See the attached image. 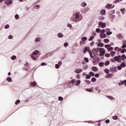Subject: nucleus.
I'll return each mask as SVG.
<instances>
[{
  "label": "nucleus",
  "mask_w": 126,
  "mask_h": 126,
  "mask_svg": "<svg viewBox=\"0 0 126 126\" xmlns=\"http://www.w3.org/2000/svg\"><path fill=\"white\" fill-rule=\"evenodd\" d=\"M97 50H98L99 52L100 57H104L105 54H106V51L103 48L97 47Z\"/></svg>",
  "instance_id": "obj_1"
},
{
  "label": "nucleus",
  "mask_w": 126,
  "mask_h": 126,
  "mask_svg": "<svg viewBox=\"0 0 126 126\" xmlns=\"http://www.w3.org/2000/svg\"><path fill=\"white\" fill-rule=\"evenodd\" d=\"M75 18L77 20V21H80V20H82L83 17L80 18V15H79V13L76 12L75 13Z\"/></svg>",
  "instance_id": "obj_2"
},
{
  "label": "nucleus",
  "mask_w": 126,
  "mask_h": 126,
  "mask_svg": "<svg viewBox=\"0 0 126 126\" xmlns=\"http://www.w3.org/2000/svg\"><path fill=\"white\" fill-rule=\"evenodd\" d=\"M105 28L106 27V23H103L102 21H99L98 23V28Z\"/></svg>",
  "instance_id": "obj_3"
},
{
  "label": "nucleus",
  "mask_w": 126,
  "mask_h": 126,
  "mask_svg": "<svg viewBox=\"0 0 126 126\" xmlns=\"http://www.w3.org/2000/svg\"><path fill=\"white\" fill-rule=\"evenodd\" d=\"M92 52L94 55V57H96V56H98V49H97V48L96 49L95 48H94L92 50Z\"/></svg>",
  "instance_id": "obj_4"
},
{
  "label": "nucleus",
  "mask_w": 126,
  "mask_h": 126,
  "mask_svg": "<svg viewBox=\"0 0 126 126\" xmlns=\"http://www.w3.org/2000/svg\"><path fill=\"white\" fill-rule=\"evenodd\" d=\"M114 7H115V5H113V4H108L105 6V8H107V9H109L114 8Z\"/></svg>",
  "instance_id": "obj_5"
},
{
  "label": "nucleus",
  "mask_w": 126,
  "mask_h": 126,
  "mask_svg": "<svg viewBox=\"0 0 126 126\" xmlns=\"http://www.w3.org/2000/svg\"><path fill=\"white\" fill-rule=\"evenodd\" d=\"M93 60H94V61L93 62L94 63H98L100 62V58L99 57H96V58H93Z\"/></svg>",
  "instance_id": "obj_6"
},
{
  "label": "nucleus",
  "mask_w": 126,
  "mask_h": 126,
  "mask_svg": "<svg viewBox=\"0 0 126 126\" xmlns=\"http://www.w3.org/2000/svg\"><path fill=\"white\" fill-rule=\"evenodd\" d=\"M5 3L7 5H10V4H12L13 3V1L12 0H5Z\"/></svg>",
  "instance_id": "obj_7"
},
{
  "label": "nucleus",
  "mask_w": 126,
  "mask_h": 126,
  "mask_svg": "<svg viewBox=\"0 0 126 126\" xmlns=\"http://www.w3.org/2000/svg\"><path fill=\"white\" fill-rule=\"evenodd\" d=\"M106 35L108 36H110V35H112L113 32H111V30L110 29H106Z\"/></svg>",
  "instance_id": "obj_8"
},
{
  "label": "nucleus",
  "mask_w": 126,
  "mask_h": 126,
  "mask_svg": "<svg viewBox=\"0 0 126 126\" xmlns=\"http://www.w3.org/2000/svg\"><path fill=\"white\" fill-rule=\"evenodd\" d=\"M118 84L119 86H122V85H124V84H125V86H126V79L124 80V81L121 80Z\"/></svg>",
  "instance_id": "obj_9"
},
{
  "label": "nucleus",
  "mask_w": 126,
  "mask_h": 126,
  "mask_svg": "<svg viewBox=\"0 0 126 126\" xmlns=\"http://www.w3.org/2000/svg\"><path fill=\"white\" fill-rule=\"evenodd\" d=\"M39 54H41L40 51H39V50H36L32 52V55H33V56H37V55H39Z\"/></svg>",
  "instance_id": "obj_10"
},
{
  "label": "nucleus",
  "mask_w": 126,
  "mask_h": 126,
  "mask_svg": "<svg viewBox=\"0 0 126 126\" xmlns=\"http://www.w3.org/2000/svg\"><path fill=\"white\" fill-rule=\"evenodd\" d=\"M122 59V56L119 55V56H115L114 57V60H115V62H119V60H121Z\"/></svg>",
  "instance_id": "obj_11"
},
{
  "label": "nucleus",
  "mask_w": 126,
  "mask_h": 126,
  "mask_svg": "<svg viewBox=\"0 0 126 126\" xmlns=\"http://www.w3.org/2000/svg\"><path fill=\"white\" fill-rule=\"evenodd\" d=\"M88 51H90V48L85 47L83 50V53H84V54H86V52H88Z\"/></svg>",
  "instance_id": "obj_12"
},
{
  "label": "nucleus",
  "mask_w": 126,
  "mask_h": 126,
  "mask_svg": "<svg viewBox=\"0 0 126 126\" xmlns=\"http://www.w3.org/2000/svg\"><path fill=\"white\" fill-rule=\"evenodd\" d=\"M100 14L101 15H106V10L105 9L101 10V11H100Z\"/></svg>",
  "instance_id": "obj_13"
},
{
  "label": "nucleus",
  "mask_w": 126,
  "mask_h": 126,
  "mask_svg": "<svg viewBox=\"0 0 126 126\" xmlns=\"http://www.w3.org/2000/svg\"><path fill=\"white\" fill-rule=\"evenodd\" d=\"M100 37L102 39H104V38H106V37H107V34H106V33H100Z\"/></svg>",
  "instance_id": "obj_14"
},
{
  "label": "nucleus",
  "mask_w": 126,
  "mask_h": 126,
  "mask_svg": "<svg viewBox=\"0 0 126 126\" xmlns=\"http://www.w3.org/2000/svg\"><path fill=\"white\" fill-rule=\"evenodd\" d=\"M82 71V69L78 68L75 70V73H80Z\"/></svg>",
  "instance_id": "obj_15"
},
{
  "label": "nucleus",
  "mask_w": 126,
  "mask_h": 126,
  "mask_svg": "<svg viewBox=\"0 0 126 126\" xmlns=\"http://www.w3.org/2000/svg\"><path fill=\"white\" fill-rule=\"evenodd\" d=\"M48 58H49V56H48V55L46 54L45 55H43L42 57H41V61H43V60H45V59H48Z\"/></svg>",
  "instance_id": "obj_16"
},
{
  "label": "nucleus",
  "mask_w": 126,
  "mask_h": 126,
  "mask_svg": "<svg viewBox=\"0 0 126 126\" xmlns=\"http://www.w3.org/2000/svg\"><path fill=\"white\" fill-rule=\"evenodd\" d=\"M31 58L33 60V61H36L37 60V58H38V56L37 57L34 56L33 54H31Z\"/></svg>",
  "instance_id": "obj_17"
},
{
  "label": "nucleus",
  "mask_w": 126,
  "mask_h": 126,
  "mask_svg": "<svg viewBox=\"0 0 126 126\" xmlns=\"http://www.w3.org/2000/svg\"><path fill=\"white\" fill-rule=\"evenodd\" d=\"M88 53L91 59H94V56H93V53H92V52L90 50H89Z\"/></svg>",
  "instance_id": "obj_18"
},
{
  "label": "nucleus",
  "mask_w": 126,
  "mask_h": 126,
  "mask_svg": "<svg viewBox=\"0 0 126 126\" xmlns=\"http://www.w3.org/2000/svg\"><path fill=\"white\" fill-rule=\"evenodd\" d=\"M53 54H54L53 51L49 52L46 54L48 57H51V56H53Z\"/></svg>",
  "instance_id": "obj_19"
},
{
  "label": "nucleus",
  "mask_w": 126,
  "mask_h": 126,
  "mask_svg": "<svg viewBox=\"0 0 126 126\" xmlns=\"http://www.w3.org/2000/svg\"><path fill=\"white\" fill-rule=\"evenodd\" d=\"M80 5L81 6H82V7H85V6L87 5V3H86V2H82V3H81Z\"/></svg>",
  "instance_id": "obj_20"
},
{
  "label": "nucleus",
  "mask_w": 126,
  "mask_h": 126,
  "mask_svg": "<svg viewBox=\"0 0 126 126\" xmlns=\"http://www.w3.org/2000/svg\"><path fill=\"white\" fill-rule=\"evenodd\" d=\"M120 10L121 12L122 13V14H126V8H123L120 9Z\"/></svg>",
  "instance_id": "obj_21"
},
{
  "label": "nucleus",
  "mask_w": 126,
  "mask_h": 126,
  "mask_svg": "<svg viewBox=\"0 0 126 126\" xmlns=\"http://www.w3.org/2000/svg\"><path fill=\"white\" fill-rule=\"evenodd\" d=\"M57 36L59 37V38H63V34L61 32H59L57 34Z\"/></svg>",
  "instance_id": "obj_22"
},
{
  "label": "nucleus",
  "mask_w": 126,
  "mask_h": 126,
  "mask_svg": "<svg viewBox=\"0 0 126 126\" xmlns=\"http://www.w3.org/2000/svg\"><path fill=\"white\" fill-rule=\"evenodd\" d=\"M35 42L36 43H39V42H40V41H41V38L40 37H36L35 40H34Z\"/></svg>",
  "instance_id": "obj_23"
},
{
  "label": "nucleus",
  "mask_w": 126,
  "mask_h": 126,
  "mask_svg": "<svg viewBox=\"0 0 126 126\" xmlns=\"http://www.w3.org/2000/svg\"><path fill=\"white\" fill-rule=\"evenodd\" d=\"M121 48H122V49H125V48H126V40H124V43L122 46Z\"/></svg>",
  "instance_id": "obj_24"
},
{
  "label": "nucleus",
  "mask_w": 126,
  "mask_h": 126,
  "mask_svg": "<svg viewBox=\"0 0 126 126\" xmlns=\"http://www.w3.org/2000/svg\"><path fill=\"white\" fill-rule=\"evenodd\" d=\"M92 69L93 71H97V70H98V68H97L96 66H93L92 67Z\"/></svg>",
  "instance_id": "obj_25"
},
{
  "label": "nucleus",
  "mask_w": 126,
  "mask_h": 126,
  "mask_svg": "<svg viewBox=\"0 0 126 126\" xmlns=\"http://www.w3.org/2000/svg\"><path fill=\"white\" fill-rule=\"evenodd\" d=\"M76 86H79V85L80 84V83H81V81H80V80H78L77 81H76Z\"/></svg>",
  "instance_id": "obj_26"
},
{
  "label": "nucleus",
  "mask_w": 126,
  "mask_h": 126,
  "mask_svg": "<svg viewBox=\"0 0 126 126\" xmlns=\"http://www.w3.org/2000/svg\"><path fill=\"white\" fill-rule=\"evenodd\" d=\"M6 80L8 82H12V79L10 77H8L6 79Z\"/></svg>",
  "instance_id": "obj_27"
},
{
  "label": "nucleus",
  "mask_w": 126,
  "mask_h": 126,
  "mask_svg": "<svg viewBox=\"0 0 126 126\" xmlns=\"http://www.w3.org/2000/svg\"><path fill=\"white\" fill-rule=\"evenodd\" d=\"M106 97L108 98V99H110V100H114L115 98L111 95H106Z\"/></svg>",
  "instance_id": "obj_28"
},
{
  "label": "nucleus",
  "mask_w": 126,
  "mask_h": 126,
  "mask_svg": "<svg viewBox=\"0 0 126 126\" xmlns=\"http://www.w3.org/2000/svg\"><path fill=\"white\" fill-rule=\"evenodd\" d=\"M97 47H104V43L102 42H99L97 44Z\"/></svg>",
  "instance_id": "obj_29"
},
{
  "label": "nucleus",
  "mask_w": 126,
  "mask_h": 126,
  "mask_svg": "<svg viewBox=\"0 0 126 126\" xmlns=\"http://www.w3.org/2000/svg\"><path fill=\"white\" fill-rule=\"evenodd\" d=\"M120 65L122 67H126V63H125V62H122V63H121Z\"/></svg>",
  "instance_id": "obj_30"
},
{
  "label": "nucleus",
  "mask_w": 126,
  "mask_h": 126,
  "mask_svg": "<svg viewBox=\"0 0 126 126\" xmlns=\"http://www.w3.org/2000/svg\"><path fill=\"white\" fill-rule=\"evenodd\" d=\"M109 64H110V61L109 60H107L105 62L104 65L107 66L109 65Z\"/></svg>",
  "instance_id": "obj_31"
},
{
  "label": "nucleus",
  "mask_w": 126,
  "mask_h": 126,
  "mask_svg": "<svg viewBox=\"0 0 126 126\" xmlns=\"http://www.w3.org/2000/svg\"><path fill=\"white\" fill-rule=\"evenodd\" d=\"M33 8L34 9H39V8H40V5H36L33 7Z\"/></svg>",
  "instance_id": "obj_32"
},
{
  "label": "nucleus",
  "mask_w": 126,
  "mask_h": 126,
  "mask_svg": "<svg viewBox=\"0 0 126 126\" xmlns=\"http://www.w3.org/2000/svg\"><path fill=\"white\" fill-rule=\"evenodd\" d=\"M125 59H126V55L123 54L121 56V61H125Z\"/></svg>",
  "instance_id": "obj_33"
},
{
  "label": "nucleus",
  "mask_w": 126,
  "mask_h": 126,
  "mask_svg": "<svg viewBox=\"0 0 126 126\" xmlns=\"http://www.w3.org/2000/svg\"><path fill=\"white\" fill-rule=\"evenodd\" d=\"M92 82H96L97 81V79L95 77H93L91 79Z\"/></svg>",
  "instance_id": "obj_34"
},
{
  "label": "nucleus",
  "mask_w": 126,
  "mask_h": 126,
  "mask_svg": "<svg viewBox=\"0 0 126 126\" xmlns=\"http://www.w3.org/2000/svg\"><path fill=\"white\" fill-rule=\"evenodd\" d=\"M122 37H123V35H122V33H120L118 35H117V37L118 39H122Z\"/></svg>",
  "instance_id": "obj_35"
},
{
  "label": "nucleus",
  "mask_w": 126,
  "mask_h": 126,
  "mask_svg": "<svg viewBox=\"0 0 126 126\" xmlns=\"http://www.w3.org/2000/svg\"><path fill=\"white\" fill-rule=\"evenodd\" d=\"M99 66L100 67H103V66H104V62H100L99 63Z\"/></svg>",
  "instance_id": "obj_36"
},
{
  "label": "nucleus",
  "mask_w": 126,
  "mask_h": 126,
  "mask_svg": "<svg viewBox=\"0 0 126 126\" xmlns=\"http://www.w3.org/2000/svg\"><path fill=\"white\" fill-rule=\"evenodd\" d=\"M89 74H90V75L91 76H95V73H94V72L91 71L89 73Z\"/></svg>",
  "instance_id": "obj_37"
},
{
  "label": "nucleus",
  "mask_w": 126,
  "mask_h": 126,
  "mask_svg": "<svg viewBox=\"0 0 126 126\" xmlns=\"http://www.w3.org/2000/svg\"><path fill=\"white\" fill-rule=\"evenodd\" d=\"M94 37L93 35L91 36L89 38V41H93V39H94Z\"/></svg>",
  "instance_id": "obj_38"
},
{
  "label": "nucleus",
  "mask_w": 126,
  "mask_h": 126,
  "mask_svg": "<svg viewBox=\"0 0 126 126\" xmlns=\"http://www.w3.org/2000/svg\"><path fill=\"white\" fill-rule=\"evenodd\" d=\"M84 60L85 62H86V63H89V59H88V58L85 57L84 58Z\"/></svg>",
  "instance_id": "obj_39"
},
{
  "label": "nucleus",
  "mask_w": 126,
  "mask_h": 126,
  "mask_svg": "<svg viewBox=\"0 0 126 126\" xmlns=\"http://www.w3.org/2000/svg\"><path fill=\"white\" fill-rule=\"evenodd\" d=\"M31 84L32 85V86H36V85H37V83L36 82H32L31 83Z\"/></svg>",
  "instance_id": "obj_40"
},
{
  "label": "nucleus",
  "mask_w": 126,
  "mask_h": 126,
  "mask_svg": "<svg viewBox=\"0 0 126 126\" xmlns=\"http://www.w3.org/2000/svg\"><path fill=\"white\" fill-rule=\"evenodd\" d=\"M16 56L14 55L13 56L11 57V59L12 61H15V59H16Z\"/></svg>",
  "instance_id": "obj_41"
},
{
  "label": "nucleus",
  "mask_w": 126,
  "mask_h": 126,
  "mask_svg": "<svg viewBox=\"0 0 126 126\" xmlns=\"http://www.w3.org/2000/svg\"><path fill=\"white\" fill-rule=\"evenodd\" d=\"M81 40L85 41H87V37L86 36H84L83 37L81 38Z\"/></svg>",
  "instance_id": "obj_42"
},
{
  "label": "nucleus",
  "mask_w": 126,
  "mask_h": 126,
  "mask_svg": "<svg viewBox=\"0 0 126 126\" xmlns=\"http://www.w3.org/2000/svg\"><path fill=\"white\" fill-rule=\"evenodd\" d=\"M104 47H105V48H106V49H107V50H108V48L111 47V45L106 44V45H104Z\"/></svg>",
  "instance_id": "obj_43"
},
{
  "label": "nucleus",
  "mask_w": 126,
  "mask_h": 126,
  "mask_svg": "<svg viewBox=\"0 0 126 126\" xmlns=\"http://www.w3.org/2000/svg\"><path fill=\"white\" fill-rule=\"evenodd\" d=\"M104 43H108L109 42H110V40L109 39L105 38L104 39Z\"/></svg>",
  "instance_id": "obj_44"
},
{
  "label": "nucleus",
  "mask_w": 126,
  "mask_h": 126,
  "mask_svg": "<svg viewBox=\"0 0 126 126\" xmlns=\"http://www.w3.org/2000/svg\"><path fill=\"white\" fill-rule=\"evenodd\" d=\"M115 54H116V52L115 51H111V55L112 57H114Z\"/></svg>",
  "instance_id": "obj_45"
},
{
  "label": "nucleus",
  "mask_w": 126,
  "mask_h": 126,
  "mask_svg": "<svg viewBox=\"0 0 126 126\" xmlns=\"http://www.w3.org/2000/svg\"><path fill=\"white\" fill-rule=\"evenodd\" d=\"M104 71H105V73L108 74V73H109V72H110V70H109V69H108V68H106V69H105Z\"/></svg>",
  "instance_id": "obj_46"
},
{
  "label": "nucleus",
  "mask_w": 126,
  "mask_h": 126,
  "mask_svg": "<svg viewBox=\"0 0 126 126\" xmlns=\"http://www.w3.org/2000/svg\"><path fill=\"white\" fill-rule=\"evenodd\" d=\"M19 103H20V100L18 99L15 101V105H18Z\"/></svg>",
  "instance_id": "obj_47"
},
{
  "label": "nucleus",
  "mask_w": 126,
  "mask_h": 126,
  "mask_svg": "<svg viewBox=\"0 0 126 126\" xmlns=\"http://www.w3.org/2000/svg\"><path fill=\"white\" fill-rule=\"evenodd\" d=\"M101 32V29L97 28L95 30V32H96V33H100V32Z\"/></svg>",
  "instance_id": "obj_48"
},
{
  "label": "nucleus",
  "mask_w": 126,
  "mask_h": 126,
  "mask_svg": "<svg viewBox=\"0 0 126 126\" xmlns=\"http://www.w3.org/2000/svg\"><path fill=\"white\" fill-rule=\"evenodd\" d=\"M99 20H105V17L104 16H100L99 17Z\"/></svg>",
  "instance_id": "obj_49"
},
{
  "label": "nucleus",
  "mask_w": 126,
  "mask_h": 126,
  "mask_svg": "<svg viewBox=\"0 0 126 126\" xmlns=\"http://www.w3.org/2000/svg\"><path fill=\"white\" fill-rule=\"evenodd\" d=\"M91 78V76L90 75V74L87 75V76L86 77V79H90Z\"/></svg>",
  "instance_id": "obj_50"
},
{
  "label": "nucleus",
  "mask_w": 126,
  "mask_h": 126,
  "mask_svg": "<svg viewBox=\"0 0 126 126\" xmlns=\"http://www.w3.org/2000/svg\"><path fill=\"white\" fill-rule=\"evenodd\" d=\"M113 50H114V47L110 46L107 50L110 52V51H113Z\"/></svg>",
  "instance_id": "obj_51"
},
{
  "label": "nucleus",
  "mask_w": 126,
  "mask_h": 126,
  "mask_svg": "<svg viewBox=\"0 0 126 126\" xmlns=\"http://www.w3.org/2000/svg\"><path fill=\"white\" fill-rule=\"evenodd\" d=\"M105 57H106V58H110V57H111V55L109 53H106L105 55Z\"/></svg>",
  "instance_id": "obj_52"
},
{
  "label": "nucleus",
  "mask_w": 126,
  "mask_h": 126,
  "mask_svg": "<svg viewBox=\"0 0 126 126\" xmlns=\"http://www.w3.org/2000/svg\"><path fill=\"white\" fill-rule=\"evenodd\" d=\"M125 52H126V49L125 48L122 49V50H121V53L122 54H125Z\"/></svg>",
  "instance_id": "obj_53"
},
{
  "label": "nucleus",
  "mask_w": 126,
  "mask_h": 126,
  "mask_svg": "<svg viewBox=\"0 0 126 126\" xmlns=\"http://www.w3.org/2000/svg\"><path fill=\"white\" fill-rule=\"evenodd\" d=\"M113 13H115V10H112L109 11V14H113Z\"/></svg>",
  "instance_id": "obj_54"
},
{
  "label": "nucleus",
  "mask_w": 126,
  "mask_h": 126,
  "mask_svg": "<svg viewBox=\"0 0 126 126\" xmlns=\"http://www.w3.org/2000/svg\"><path fill=\"white\" fill-rule=\"evenodd\" d=\"M15 19H19V15H18V14H16L15 15Z\"/></svg>",
  "instance_id": "obj_55"
},
{
  "label": "nucleus",
  "mask_w": 126,
  "mask_h": 126,
  "mask_svg": "<svg viewBox=\"0 0 126 126\" xmlns=\"http://www.w3.org/2000/svg\"><path fill=\"white\" fill-rule=\"evenodd\" d=\"M86 91L88 92H92V89H86Z\"/></svg>",
  "instance_id": "obj_56"
},
{
  "label": "nucleus",
  "mask_w": 126,
  "mask_h": 126,
  "mask_svg": "<svg viewBox=\"0 0 126 126\" xmlns=\"http://www.w3.org/2000/svg\"><path fill=\"white\" fill-rule=\"evenodd\" d=\"M88 68V65L83 66V69H87Z\"/></svg>",
  "instance_id": "obj_57"
},
{
  "label": "nucleus",
  "mask_w": 126,
  "mask_h": 126,
  "mask_svg": "<svg viewBox=\"0 0 126 126\" xmlns=\"http://www.w3.org/2000/svg\"><path fill=\"white\" fill-rule=\"evenodd\" d=\"M94 76L95 77H96V78H98V77H99V76H100V75L99 74V73H95L94 74Z\"/></svg>",
  "instance_id": "obj_58"
},
{
  "label": "nucleus",
  "mask_w": 126,
  "mask_h": 126,
  "mask_svg": "<svg viewBox=\"0 0 126 126\" xmlns=\"http://www.w3.org/2000/svg\"><path fill=\"white\" fill-rule=\"evenodd\" d=\"M113 120H118V116H114L112 117Z\"/></svg>",
  "instance_id": "obj_59"
},
{
  "label": "nucleus",
  "mask_w": 126,
  "mask_h": 126,
  "mask_svg": "<svg viewBox=\"0 0 126 126\" xmlns=\"http://www.w3.org/2000/svg\"><path fill=\"white\" fill-rule=\"evenodd\" d=\"M71 82L72 84H73V83H75V82H76V79H73L71 81Z\"/></svg>",
  "instance_id": "obj_60"
},
{
  "label": "nucleus",
  "mask_w": 126,
  "mask_h": 126,
  "mask_svg": "<svg viewBox=\"0 0 126 126\" xmlns=\"http://www.w3.org/2000/svg\"><path fill=\"white\" fill-rule=\"evenodd\" d=\"M122 68H123V67H121V65H118V66H117V68H118V70H121Z\"/></svg>",
  "instance_id": "obj_61"
},
{
  "label": "nucleus",
  "mask_w": 126,
  "mask_h": 126,
  "mask_svg": "<svg viewBox=\"0 0 126 126\" xmlns=\"http://www.w3.org/2000/svg\"><path fill=\"white\" fill-rule=\"evenodd\" d=\"M58 99L59 101H63V98L62 96H59Z\"/></svg>",
  "instance_id": "obj_62"
},
{
  "label": "nucleus",
  "mask_w": 126,
  "mask_h": 126,
  "mask_svg": "<svg viewBox=\"0 0 126 126\" xmlns=\"http://www.w3.org/2000/svg\"><path fill=\"white\" fill-rule=\"evenodd\" d=\"M5 29H8L9 28V25H6L4 26Z\"/></svg>",
  "instance_id": "obj_63"
},
{
  "label": "nucleus",
  "mask_w": 126,
  "mask_h": 126,
  "mask_svg": "<svg viewBox=\"0 0 126 126\" xmlns=\"http://www.w3.org/2000/svg\"><path fill=\"white\" fill-rule=\"evenodd\" d=\"M67 46H68V43L65 42L64 43V47H65V48H66V47H67Z\"/></svg>",
  "instance_id": "obj_64"
}]
</instances>
